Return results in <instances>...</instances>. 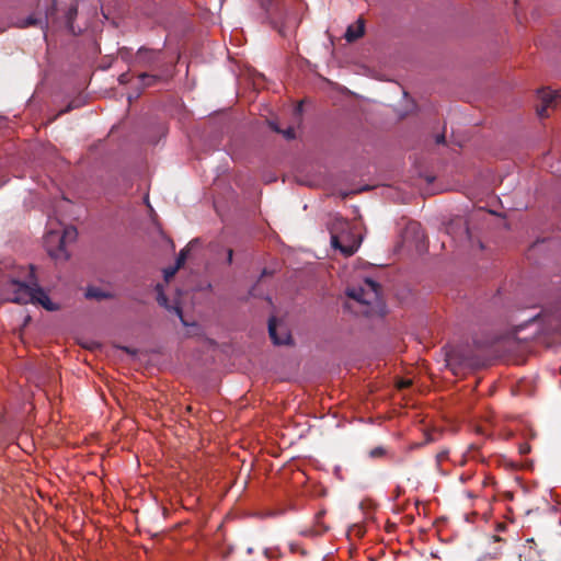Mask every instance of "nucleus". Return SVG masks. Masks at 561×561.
I'll return each instance as SVG.
<instances>
[{
    "label": "nucleus",
    "instance_id": "obj_5",
    "mask_svg": "<svg viewBox=\"0 0 561 561\" xmlns=\"http://www.w3.org/2000/svg\"><path fill=\"white\" fill-rule=\"evenodd\" d=\"M537 95L540 100V104L536 107L539 117L548 116V110L556 107L561 102V92L552 91L549 88L538 90Z\"/></svg>",
    "mask_w": 561,
    "mask_h": 561
},
{
    "label": "nucleus",
    "instance_id": "obj_11",
    "mask_svg": "<svg viewBox=\"0 0 561 561\" xmlns=\"http://www.w3.org/2000/svg\"><path fill=\"white\" fill-rule=\"evenodd\" d=\"M157 290H158V301L161 306H165L167 307V297L165 295L163 294L162 291V288L160 286L157 287Z\"/></svg>",
    "mask_w": 561,
    "mask_h": 561
},
{
    "label": "nucleus",
    "instance_id": "obj_13",
    "mask_svg": "<svg viewBox=\"0 0 561 561\" xmlns=\"http://www.w3.org/2000/svg\"><path fill=\"white\" fill-rule=\"evenodd\" d=\"M381 453H382V450H381V449H374V450L371 451V456L376 457V456H378V455H381Z\"/></svg>",
    "mask_w": 561,
    "mask_h": 561
},
{
    "label": "nucleus",
    "instance_id": "obj_18",
    "mask_svg": "<svg viewBox=\"0 0 561 561\" xmlns=\"http://www.w3.org/2000/svg\"><path fill=\"white\" fill-rule=\"evenodd\" d=\"M180 320L182 323H185V320L183 319V317H180Z\"/></svg>",
    "mask_w": 561,
    "mask_h": 561
},
{
    "label": "nucleus",
    "instance_id": "obj_10",
    "mask_svg": "<svg viewBox=\"0 0 561 561\" xmlns=\"http://www.w3.org/2000/svg\"><path fill=\"white\" fill-rule=\"evenodd\" d=\"M271 126L274 128L275 131L277 133H283V135L287 138V139H291L295 137V133H294V129L293 128H288L286 130H280L278 129L274 124H271Z\"/></svg>",
    "mask_w": 561,
    "mask_h": 561
},
{
    "label": "nucleus",
    "instance_id": "obj_14",
    "mask_svg": "<svg viewBox=\"0 0 561 561\" xmlns=\"http://www.w3.org/2000/svg\"><path fill=\"white\" fill-rule=\"evenodd\" d=\"M175 312L181 317V310L179 307L175 308Z\"/></svg>",
    "mask_w": 561,
    "mask_h": 561
},
{
    "label": "nucleus",
    "instance_id": "obj_9",
    "mask_svg": "<svg viewBox=\"0 0 561 561\" xmlns=\"http://www.w3.org/2000/svg\"><path fill=\"white\" fill-rule=\"evenodd\" d=\"M85 296L88 298H94V299H104V298H107L110 297V294L100 289V288H96V287H90L87 289V293H85Z\"/></svg>",
    "mask_w": 561,
    "mask_h": 561
},
{
    "label": "nucleus",
    "instance_id": "obj_7",
    "mask_svg": "<svg viewBox=\"0 0 561 561\" xmlns=\"http://www.w3.org/2000/svg\"><path fill=\"white\" fill-rule=\"evenodd\" d=\"M364 34V23L362 20H357L354 24H351L345 33L347 42H353L359 38Z\"/></svg>",
    "mask_w": 561,
    "mask_h": 561
},
{
    "label": "nucleus",
    "instance_id": "obj_15",
    "mask_svg": "<svg viewBox=\"0 0 561 561\" xmlns=\"http://www.w3.org/2000/svg\"><path fill=\"white\" fill-rule=\"evenodd\" d=\"M232 259V251H229V261Z\"/></svg>",
    "mask_w": 561,
    "mask_h": 561
},
{
    "label": "nucleus",
    "instance_id": "obj_2",
    "mask_svg": "<svg viewBox=\"0 0 561 561\" xmlns=\"http://www.w3.org/2000/svg\"><path fill=\"white\" fill-rule=\"evenodd\" d=\"M77 229L72 226H65L56 219H49L48 231L45 236V247L48 254L55 260H67L69 257L68 245L77 239Z\"/></svg>",
    "mask_w": 561,
    "mask_h": 561
},
{
    "label": "nucleus",
    "instance_id": "obj_6",
    "mask_svg": "<svg viewBox=\"0 0 561 561\" xmlns=\"http://www.w3.org/2000/svg\"><path fill=\"white\" fill-rule=\"evenodd\" d=\"M268 331L274 344L282 345L288 344L290 342L289 332L282 323H278L275 319L270 320Z\"/></svg>",
    "mask_w": 561,
    "mask_h": 561
},
{
    "label": "nucleus",
    "instance_id": "obj_16",
    "mask_svg": "<svg viewBox=\"0 0 561 561\" xmlns=\"http://www.w3.org/2000/svg\"><path fill=\"white\" fill-rule=\"evenodd\" d=\"M180 320L182 323H185V320L183 319V317H180Z\"/></svg>",
    "mask_w": 561,
    "mask_h": 561
},
{
    "label": "nucleus",
    "instance_id": "obj_4",
    "mask_svg": "<svg viewBox=\"0 0 561 561\" xmlns=\"http://www.w3.org/2000/svg\"><path fill=\"white\" fill-rule=\"evenodd\" d=\"M347 296L355 302L366 307V309L362 310L365 314L370 313L374 307L379 306V287L370 279H365L364 284L358 288L347 289Z\"/></svg>",
    "mask_w": 561,
    "mask_h": 561
},
{
    "label": "nucleus",
    "instance_id": "obj_1",
    "mask_svg": "<svg viewBox=\"0 0 561 561\" xmlns=\"http://www.w3.org/2000/svg\"><path fill=\"white\" fill-rule=\"evenodd\" d=\"M3 296L7 300L16 304H38L46 310H55L57 306L51 302L45 291H43L38 285L31 279L27 284L18 280H10L4 289Z\"/></svg>",
    "mask_w": 561,
    "mask_h": 561
},
{
    "label": "nucleus",
    "instance_id": "obj_17",
    "mask_svg": "<svg viewBox=\"0 0 561 561\" xmlns=\"http://www.w3.org/2000/svg\"><path fill=\"white\" fill-rule=\"evenodd\" d=\"M180 320L182 323H185V320L183 319V317H180Z\"/></svg>",
    "mask_w": 561,
    "mask_h": 561
},
{
    "label": "nucleus",
    "instance_id": "obj_12",
    "mask_svg": "<svg viewBox=\"0 0 561 561\" xmlns=\"http://www.w3.org/2000/svg\"><path fill=\"white\" fill-rule=\"evenodd\" d=\"M412 383V380L411 379H402L398 382V388L402 389V388H407L409 387L410 385Z\"/></svg>",
    "mask_w": 561,
    "mask_h": 561
},
{
    "label": "nucleus",
    "instance_id": "obj_3",
    "mask_svg": "<svg viewBox=\"0 0 561 561\" xmlns=\"http://www.w3.org/2000/svg\"><path fill=\"white\" fill-rule=\"evenodd\" d=\"M331 244L344 255L355 253L360 244L357 233H354L348 222L337 220L331 230Z\"/></svg>",
    "mask_w": 561,
    "mask_h": 561
},
{
    "label": "nucleus",
    "instance_id": "obj_8",
    "mask_svg": "<svg viewBox=\"0 0 561 561\" xmlns=\"http://www.w3.org/2000/svg\"><path fill=\"white\" fill-rule=\"evenodd\" d=\"M187 252H188V249H183L179 254V257L176 260V265L174 267L164 270V278L167 282L170 278H172L174 276V274L176 273V271L180 268V266L184 264V262L186 260Z\"/></svg>",
    "mask_w": 561,
    "mask_h": 561
}]
</instances>
